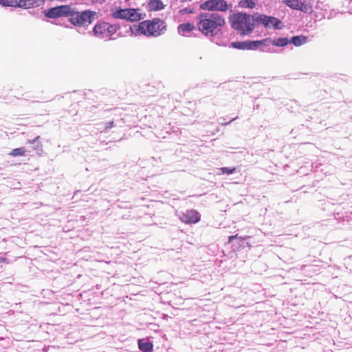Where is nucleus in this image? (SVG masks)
I'll use <instances>...</instances> for the list:
<instances>
[{
	"label": "nucleus",
	"instance_id": "nucleus-12",
	"mask_svg": "<svg viewBox=\"0 0 352 352\" xmlns=\"http://www.w3.org/2000/svg\"><path fill=\"white\" fill-rule=\"evenodd\" d=\"M285 3L289 8L307 12L311 10L312 7L309 4H306L300 0H285Z\"/></svg>",
	"mask_w": 352,
	"mask_h": 352
},
{
	"label": "nucleus",
	"instance_id": "nucleus-15",
	"mask_svg": "<svg viewBox=\"0 0 352 352\" xmlns=\"http://www.w3.org/2000/svg\"><path fill=\"white\" fill-rule=\"evenodd\" d=\"M269 16L265 14H255L254 23L263 24L265 28H269Z\"/></svg>",
	"mask_w": 352,
	"mask_h": 352
},
{
	"label": "nucleus",
	"instance_id": "nucleus-6",
	"mask_svg": "<svg viewBox=\"0 0 352 352\" xmlns=\"http://www.w3.org/2000/svg\"><path fill=\"white\" fill-rule=\"evenodd\" d=\"M119 27L117 25H111L107 22H99L93 28V33L96 37L101 38H108L114 34Z\"/></svg>",
	"mask_w": 352,
	"mask_h": 352
},
{
	"label": "nucleus",
	"instance_id": "nucleus-3",
	"mask_svg": "<svg viewBox=\"0 0 352 352\" xmlns=\"http://www.w3.org/2000/svg\"><path fill=\"white\" fill-rule=\"evenodd\" d=\"M166 24L164 21L155 18L152 20H145L139 23L137 32L146 36L157 37L166 30Z\"/></svg>",
	"mask_w": 352,
	"mask_h": 352
},
{
	"label": "nucleus",
	"instance_id": "nucleus-1",
	"mask_svg": "<svg viewBox=\"0 0 352 352\" xmlns=\"http://www.w3.org/2000/svg\"><path fill=\"white\" fill-rule=\"evenodd\" d=\"M197 28L204 35L213 37L226 25L225 18L217 12H204L197 17Z\"/></svg>",
	"mask_w": 352,
	"mask_h": 352
},
{
	"label": "nucleus",
	"instance_id": "nucleus-11",
	"mask_svg": "<svg viewBox=\"0 0 352 352\" xmlns=\"http://www.w3.org/2000/svg\"><path fill=\"white\" fill-rule=\"evenodd\" d=\"M179 219L186 224L196 223L200 221L201 215L196 210L190 209L182 212L179 215Z\"/></svg>",
	"mask_w": 352,
	"mask_h": 352
},
{
	"label": "nucleus",
	"instance_id": "nucleus-10",
	"mask_svg": "<svg viewBox=\"0 0 352 352\" xmlns=\"http://www.w3.org/2000/svg\"><path fill=\"white\" fill-rule=\"evenodd\" d=\"M269 41L268 38L261 41H245L234 42L231 45L236 49L239 50H254L261 45H265Z\"/></svg>",
	"mask_w": 352,
	"mask_h": 352
},
{
	"label": "nucleus",
	"instance_id": "nucleus-16",
	"mask_svg": "<svg viewBox=\"0 0 352 352\" xmlns=\"http://www.w3.org/2000/svg\"><path fill=\"white\" fill-rule=\"evenodd\" d=\"M307 41V37L305 36H293L289 43H293L295 46H300Z\"/></svg>",
	"mask_w": 352,
	"mask_h": 352
},
{
	"label": "nucleus",
	"instance_id": "nucleus-23",
	"mask_svg": "<svg viewBox=\"0 0 352 352\" xmlns=\"http://www.w3.org/2000/svg\"><path fill=\"white\" fill-rule=\"evenodd\" d=\"M179 12L181 14H192V13H194V10L192 8H186L180 10Z\"/></svg>",
	"mask_w": 352,
	"mask_h": 352
},
{
	"label": "nucleus",
	"instance_id": "nucleus-25",
	"mask_svg": "<svg viewBox=\"0 0 352 352\" xmlns=\"http://www.w3.org/2000/svg\"><path fill=\"white\" fill-rule=\"evenodd\" d=\"M39 138H40V137H39V136H37V137H36L35 138H34L33 140H28V143H29V144H34L35 142H38V139H39Z\"/></svg>",
	"mask_w": 352,
	"mask_h": 352
},
{
	"label": "nucleus",
	"instance_id": "nucleus-9",
	"mask_svg": "<svg viewBox=\"0 0 352 352\" xmlns=\"http://www.w3.org/2000/svg\"><path fill=\"white\" fill-rule=\"evenodd\" d=\"M70 6L63 5L52 8L45 12V16L50 19H56L61 16L69 17Z\"/></svg>",
	"mask_w": 352,
	"mask_h": 352
},
{
	"label": "nucleus",
	"instance_id": "nucleus-21",
	"mask_svg": "<svg viewBox=\"0 0 352 352\" xmlns=\"http://www.w3.org/2000/svg\"><path fill=\"white\" fill-rule=\"evenodd\" d=\"M25 153V149L24 147L17 148L12 149L9 155L16 157V156H23Z\"/></svg>",
	"mask_w": 352,
	"mask_h": 352
},
{
	"label": "nucleus",
	"instance_id": "nucleus-19",
	"mask_svg": "<svg viewBox=\"0 0 352 352\" xmlns=\"http://www.w3.org/2000/svg\"><path fill=\"white\" fill-rule=\"evenodd\" d=\"M267 20H269V28L272 26L273 28L277 30L281 28L280 26L281 21L277 18L274 16H269V19Z\"/></svg>",
	"mask_w": 352,
	"mask_h": 352
},
{
	"label": "nucleus",
	"instance_id": "nucleus-17",
	"mask_svg": "<svg viewBox=\"0 0 352 352\" xmlns=\"http://www.w3.org/2000/svg\"><path fill=\"white\" fill-rule=\"evenodd\" d=\"M195 29L193 24L190 23H184L179 25L178 32L179 34H184L186 32H190Z\"/></svg>",
	"mask_w": 352,
	"mask_h": 352
},
{
	"label": "nucleus",
	"instance_id": "nucleus-2",
	"mask_svg": "<svg viewBox=\"0 0 352 352\" xmlns=\"http://www.w3.org/2000/svg\"><path fill=\"white\" fill-rule=\"evenodd\" d=\"M229 23L232 29L240 35H250L256 28L254 15L238 12L230 15Z\"/></svg>",
	"mask_w": 352,
	"mask_h": 352
},
{
	"label": "nucleus",
	"instance_id": "nucleus-7",
	"mask_svg": "<svg viewBox=\"0 0 352 352\" xmlns=\"http://www.w3.org/2000/svg\"><path fill=\"white\" fill-rule=\"evenodd\" d=\"M44 0H0V5L6 7H15L28 9L38 7Z\"/></svg>",
	"mask_w": 352,
	"mask_h": 352
},
{
	"label": "nucleus",
	"instance_id": "nucleus-5",
	"mask_svg": "<svg viewBox=\"0 0 352 352\" xmlns=\"http://www.w3.org/2000/svg\"><path fill=\"white\" fill-rule=\"evenodd\" d=\"M111 16L116 19H124L131 22L138 21L143 18L139 10L135 8L116 9L112 12Z\"/></svg>",
	"mask_w": 352,
	"mask_h": 352
},
{
	"label": "nucleus",
	"instance_id": "nucleus-4",
	"mask_svg": "<svg viewBox=\"0 0 352 352\" xmlns=\"http://www.w3.org/2000/svg\"><path fill=\"white\" fill-rule=\"evenodd\" d=\"M97 13L95 11L86 10L83 11H77L70 8L68 20L74 26L88 27L95 19Z\"/></svg>",
	"mask_w": 352,
	"mask_h": 352
},
{
	"label": "nucleus",
	"instance_id": "nucleus-26",
	"mask_svg": "<svg viewBox=\"0 0 352 352\" xmlns=\"http://www.w3.org/2000/svg\"><path fill=\"white\" fill-rule=\"evenodd\" d=\"M237 238H238V235L237 234L230 236L228 237V243H231L234 239H237Z\"/></svg>",
	"mask_w": 352,
	"mask_h": 352
},
{
	"label": "nucleus",
	"instance_id": "nucleus-20",
	"mask_svg": "<svg viewBox=\"0 0 352 352\" xmlns=\"http://www.w3.org/2000/svg\"><path fill=\"white\" fill-rule=\"evenodd\" d=\"M289 43L287 38H279L272 41V45L278 47H284Z\"/></svg>",
	"mask_w": 352,
	"mask_h": 352
},
{
	"label": "nucleus",
	"instance_id": "nucleus-13",
	"mask_svg": "<svg viewBox=\"0 0 352 352\" xmlns=\"http://www.w3.org/2000/svg\"><path fill=\"white\" fill-rule=\"evenodd\" d=\"M147 6L149 11H157L163 10L165 5L161 0H150Z\"/></svg>",
	"mask_w": 352,
	"mask_h": 352
},
{
	"label": "nucleus",
	"instance_id": "nucleus-28",
	"mask_svg": "<svg viewBox=\"0 0 352 352\" xmlns=\"http://www.w3.org/2000/svg\"><path fill=\"white\" fill-rule=\"evenodd\" d=\"M248 238H249V236H238L237 239H239V240L241 241H245Z\"/></svg>",
	"mask_w": 352,
	"mask_h": 352
},
{
	"label": "nucleus",
	"instance_id": "nucleus-18",
	"mask_svg": "<svg viewBox=\"0 0 352 352\" xmlns=\"http://www.w3.org/2000/svg\"><path fill=\"white\" fill-rule=\"evenodd\" d=\"M239 6L245 8H254L256 6V3L254 0H241L239 2Z\"/></svg>",
	"mask_w": 352,
	"mask_h": 352
},
{
	"label": "nucleus",
	"instance_id": "nucleus-24",
	"mask_svg": "<svg viewBox=\"0 0 352 352\" xmlns=\"http://www.w3.org/2000/svg\"><path fill=\"white\" fill-rule=\"evenodd\" d=\"M113 125H114V124H113V121H111V122H107V123L106 124L105 129H106V130H107V129H109L112 128V127L113 126Z\"/></svg>",
	"mask_w": 352,
	"mask_h": 352
},
{
	"label": "nucleus",
	"instance_id": "nucleus-27",
	"mask_svg": "<svg viewBox=\"0 0 352 352\" xmlns=\"http://www.w3.org/2000/svg\"><path fill=\"white\" fill-rule=\"evenodd\" d=\"M8 263V259L6 258V257H2V256H0V263Z\"/></svg>",
	"mask_w": 352,
	"mask_h": 352
},
{
	"label": "nucleus",
	"instance_id": "nucleus-14",
	"mask_svg": "<svg viewBox=\"0 0 352 352\" xmlns=\"http://www.w3.org/2000/svg\"><path fill=\"white\" fill-rule=\"evenodd\" d=\"M138 347L142 352H153V345L151 342H144L142 340H138Z\"/></svg>",
	"mask_w": 352,
	"mask_h": 352
},
{
	"label": "nucleus",
	"instance_id": "nucleus-22",
	"mask_svg": "<svg viewBox=\"0 0 352 352\" xmlns=\"http://www.w3.org/2000/svg\"><path fill=\"white\" fill-rule=\"evenodd\" d=\"M220 170L223 174L230 175L236 171V168H230L228 167H222L220 168Z\"/></svg>",
	"mask_w": 352,
	"mask_h": 352
},
{
	"label": "nucleus",
	"instance_id": "nucleus-8",
	"mask_svg": "<svg viewBox=\"0 0 352 352\" xmlns=\"http://www.w3.org/2000/svg\"><path fill=\"white\" fill-rule=\"evenodd\" d=\"M199 8L208 12H227L229 5L225 0H207L200 4Z\"/></svg>",
	"mask_w": 352,
	"mask_h": 352
}]
</instances>
